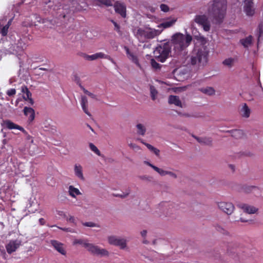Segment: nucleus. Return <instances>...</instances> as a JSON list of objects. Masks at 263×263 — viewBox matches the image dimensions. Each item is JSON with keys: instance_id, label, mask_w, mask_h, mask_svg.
I'll return each mask as SVG.
<instances>
[{"instance_id": "f257e3e1", "label": "nucleus", "mask_w": 263, "mask_h": 263, "mask_svg": "<svg viewBox=\"0 0 263 263\" xmlns=\"http://www.w3.org/2000/svg\"><path fill=\"white\" fill-rule=\"evenodd\" d=\"M227 9V0H213V4L208 8V13L215 24H220L226 16Z\"/></svg>"}, {"instance_id": "f03ea898", "label": "nucleus", "mask_w": 263, "mask_h": 263, "mask_svg": "<svg viewBox=\"0 0 263 263\" xmlns=\"http://www.w3.org/2000/svg\"><path fill=\"white\" fill-rule=\"evenodd\" d=\"M209 50L205 46L195 48L191 54L187 57L188 62L192 65H196L199 63L204 64L208 62Z\"/></svg>"}, {"instance_id": "7ed1b4c3", "label": "nucleus", "mask_w": 263, "mask_h": 263, "mask_svg": "<svg viewBox=\"0 0 263 263\" xmlns=\"http://www.w3.org/2000/svg\"><path fill=\"white\" fill-rule=\"evenodd\" d=\"M192 40V37L190 34L186 36L181 33H176L172 37V44L174 47V50L176 54L180 52L187 47Z\"/></svg>"}, {"instance_id": "20e7f679", "label": "nucleus", "mask_w": 263, "mask_h": 263, "mask_svg": "<svg viewBox=\"0 0 263 263\" xmlns=\"http://www.w3.org/2000/svg\"><path fill=\"white\" fill-rule=\"evenodd\" d=\"M171 47V43L170 42L160 44L154 51L155 58L159 62H164L169 57Z\"/></svg>"}, {"instance_id": "39448f33", "label": "nucleus", "mask_w": 263, "mask_h": 263, "mask_svg": "<svg viewBox=\"0 0 263 263\" xmlns=\"http://www.w3.org/2000/svg\"><path fill=\"white\" fill-rule=\"evenodd\" d=\"M85 245L87 251L93 256L103 257H108L109 255V252L105 249L101 248L99 246L91 243Z\"/></svg>"}, {"instance_id": "423d86ee", "label": "nucleus", "mask_w": 263, "mask_h": 263, "mask_svg": "<svg viewBox=\"0 0 263 263\" xmlns=\"http://www.w3.org/2000/svg\"><path fill=\"white\" fill-rule=\"evenodd\" d=\"M107 239L110 245L118 247L120 249L124 250L127 248L126 240L123 238L110 236L108 237Z\"/></svg>"}, {"instance_id": "0eeeda50", "label": "nucleus", "mask_w": 263, "mask_h": 263, "mask_svg": "<svg viewBox=\"0 0 263 263\" xmlns=\"http://www.w3.org/2000/svg\"><path fill=\"white\" fill-rule=\"evenodd\" d=\"M195 23L201 26L205 31H209L210 30L211 25L208 16L205 15H197L194 18Z\"/></svg>"}, {"instance_id": "6e6552de", "label": "nucleus", "mask_w": 263, "mask_h": 263, "mask_svg": "<svg viewBox=\"0 0 263 263\" xmlns=\"http://www.w3.org/2000/svg\"><path fill=\"white\" fill-rule=\"evenodd\" d=\"M22 241L20 239L10 240L5 246L7 253L9 254L15 252L22 245Z\"/></svg>"}, {"instance_id": "1a4fd4ad", "label": "nucleus", "mask_w": 263, "mask_h": 263, "mask_svg": "<svg viewBox=\"0 0 263 263\" xmlns=\"http://www.w3.org/2000/svg\"><path fill=\"white\" fill-rule=\"evenodd\" d=\"M160 209L162 211L164 215L170 216L175 211L174 205L167 202H162L159 205Z\"/></svg>"}, {"instance_id": "9d476101", "label": "nucleus", "mask_w": 263, "mask_h": 263, "mask_svg": "<svg viewBox=\"0 0 263 263\" xmlns=\"http://www.w3.org/2000/svg\"><path fill=\"white\" fill-rule=\"evenodd\" d=\"M219 208L228 215L231 214L234 210V205L231 202H220L218 203Z\"/></svg>"}, {"instance_id": "9b49d317", "label": "nucleus", "mask_w": 263, "mask_h": 263, "mask_svg": "<svg viewBox=\"0 0 263 263\" xmlns=\"http://www.w3.org/2000/svg\"><path fill=\"white\" fill-rule=\"evenodd\" d=\"M141 234L143 238V243H152L154 245L156 244V239L154 238V233L153 231H142Z\"/></svg>"}, {"instance_id": "f8f14e48", "label": "nucleus", "mask_w": 263, "mask_h": 263, "mask_svg": "<svg viewBox=\"0 0 263 263\" xmlns=\"http://www.w3.org/2000/svg\"><path fill=\"white\" fill-rule=\"evenodd\" d=\"M84 58L89 61H93L98 59H106L111 61L114 63L113 59L108 55L105 54L103 52H98L92 55H86L85 54Z\"/></svg>"}, {"instance_id": "ddd939ff", "label": "nucleus", "mask_w": 263, "mask_h": 263, "mask_svg": "<svg viewBox=\"0 0 263 263\" xmlns=\"http://www.w3.org/2000/svg\"><path fill=\"white\" fill-rule=\"evenodd\" d=\"M147 28L145 29L142 28H138L136 32H135L136 37L141 43H144L148 40V38H147Z\"/></svg>"}, {"instance_id": "4468645a", "label": "nucleus", "mask_w": 263, "mask_h": 263, "mask_svg": "<svg viewBox=\"0 0 263 263\" xmlns=\"http://www.w3.org/2000/svg\"><path fill=\"white\" fill-rule=\"evenodd\" d=\"M2 126L5 128L9 129H16L22 132H24L25 130L23 127L15 124L10 120H3V123H2Z\"/></svg>"}, {"instance_id": "2eb2a0df", "label": "nucleus", "mask_w": 263, "mask_h": 263, "mask_svg": "<svg viewBox=\"0 0 263 263\" xmlns=\"http://www.w3.org/2000/svg\"><path fill=\"white\" fill-rule=\"evenodd\" d=\"M115 10L116 13L125 18L126 16V6L123 3L117 2L114 4Z\"/></svg>"}, {"instance_id": "dca6fc26", "label": "nucleus", "mask_w": 263, "mask_h": 263, "mask_svg": "<svg viewBox=\"0 0 263 263\" xmlns=\"http://www.w3.org/2000/svg\"><path fill=\"white\" fill-rule=\"evenodd\" d=\"M244 10L248 16H253L254 14L253 3L252 0H246L245 2Z\"/></svg>"}, {"instance_id": "f3484780", "label": "nucleus", "mask_w": 263, "mask_h": 263, "mask_svg": "<svg viewBox=\"0 0 263 263\" xmlns=\"http://www.w3.org/2000/svg\"><path fill=\"white\" fill-rule=\"evenodd\" d=\"M124 49L128 58L132 61V62L135 63L138 67L141 68V65L139 62V60L137 55L134 54L133 52H130L129 49L127 46H124Z\"/></svg>"}, {"instance_id": "a211bd4d", "label": "nucleus", "mask_w": 263, "mask_h": 263, "mask_svg": "<svg viewBox=\"0 0 263 263\" xmlns=\"http://www.w3.org/2000/svg\"><path fill=\"white\" fill-rule=\"evenodd\" d=\"M50 243L58 252L63 255H65L66 254V251L63 243L55 240H51L50 241Z\"/></svg>"}, {"instance_id": "6ab92c4d", "label": "nucleus", "mask_w": 263, "mask_h": 263, "mask_svg": "<svg viewBox=\"0 0 263 263\" xmlns=\"http://www.w3.org/2000/svg\"><path fill=\"white\" fill-rule=\"evenodd\" d=\"M240 209L243 210L244 212L247 214H254L258 211V209L247 204L240 203L237 205Z\"/></svg>"}, {"instance_id": "aec40b11", "label": "nucleus", "mask_w": 263, "mask_h": 263, "mask_svg": "<svg viewBox=\"0 0 263 263\" xmlns=\"http://www.w3.org/2000/svg\"><path fill=\"white\" fill-rule=\"evenodd\" d=\"M163 29H155L150 27L147 28L148 40H151L160 35L162 32Z\"/></svg>"}, {"instance_id": "412c9836", "label": "nucleus", "mask_w": 263, "mask_h": 263, "mask_svg": "<svg viewBox=\"0 0 263 263\" xmlns=\"http://www.w3.org/2000/svg\"><path fill=\"white\" fill-rule=\"evenodd\" d=\"M168 102L170 104H174L177 106L182 107V103L178 96L170 95L168 97Z\"/></svg>"}, {"instance_id": "4be33fe9", "label": "nucleus", "mask_w": 263, "mask_h": 263, "mask_svg": "<svg viewBox=\"0 0 263 263\" xmlns=\"http://www.w3.org/2000/svg\"><path fill=\"white\" fill-rule=\"evenodd\" d=\"M23 111L25 116L29 117L30 121H32L34 119L35 111L33 108L25 106L24 108Z\"/></svg>"}, {"instance_id": "5701e85b", "label": "nucleus", "mask_w": 263, "mask_h": 263, "mask_svg": "<svg viewBox=\"0 0 263 263\" xmlns=\"http://www.w3.org/2000/svg\"><path fill=\"white\" fill-rule=\"evenodd\" d=\"M74 171L76 176L82 180H84L85 178L83 174L82 167L81 165L76 164L74 167Z\"/></svg>"}, {"instance_id": "b1692460", "label": "nucleus", "mask_w": 263, "mask_h": 263, "mask_svg": "<svg viewBox=\"0 0 263 263\" xmlns=\"http://www.w3.org/2000/svg\"><path fill=\"white\" fill-rule=\"evenodd\" d=\"M194 137L201 144L206 145H212V139L210 137H198L196 136H194Z\"/></svg>"}, {"instance_id": "393cba45", "label": "nucleus", "mask_w": 263, "mask_h": 263, "mask_svg": "<svg viewBox=\"0 0 263 263\" xmlns=\"http://www.w3.org/2000/svg\"><path fill=\"white\" fill-rule=\"evenodd\" d=\"M250 109L247 105L246 103H245L242 106L240 110L241 115L245 118H248L250 115Z\"/></svg>"}, {"instance_id": "a878e982", "label": "nucleus", "mask_w": 263, "mask_h": 263, "mask_svg": "<svg viewBox=\"0 0 263 263\" xmlns=\"http://www.w3.org/2000/svg\"><path fill=\"white\" fill-rule=\"evenodd\" d=\"M176 20L175 19H173L168 21H165L158 25V27L160 28H162V29L169 28L171 27L176 22Z\"/></svg>"}, {"instance_id": "bb28decb", "label": "nucleus", "mask_w": 263, "mask_h": 263, "mask_svg": "<svg viewBox=\"0 0 263 263\" xmlns=\"http://www.w3.org/2000/svg\"><path fill=\"white\" fill-rule=\"evenodd\" d=\"M94 5L100 6L101 4L104 5L106 6H110L112 5V3L110 0H92Z\"/></svg>"}, {"instance_id": "cd10ccee", "label": "nucleus", "mask_w": 263, "mask_h": 263, "mask_svg": "<svg viewBox=\"0 0 263 263\" xmlns=\"http://www.w3.org/2000/svg\"><path fill=\"white\" fill-rule=\"evenodd\" d=\"M69 194L73 198L76 197V195H81V193L77 188L74 187L72 185H70L69 187Z\"/></svg>"}, {"instance_id": "c85d7f7f", "label": "nucleus", "mask_w": 263, "mask_h": 263, "mask_svg": "<svg viewBox=\"0 0 263 263\" xmlns=\"http://www.w3.org/2000/svg\"><path fill=\"white\" fill-rule=\"evenodd\" d=\"M137 134L139 135L144 136L145 134L146 128L142 124L139 123L136 125Z\"/></svg>"}, {"instance_id": "c756f323", "label": "nucleus", "mask_w": 263, "mask_h": 263, "mask_svg": "<svg viewBox=\"0 0 263 263\" xmlns=\"http://www.w3.org/2000/svg\"><path fill=\"white\" fill-rule=\"evenodd\" d=\"M200 90L202 92H203L205 94L210 95V96L213 95L215 93V90L213 88L211 87H207L206 88H202L200 89Z\"/></svg>"}, {"instance_id": "7c9ffc66", "label": "nucleus", "mask_w": 263, "mask_h": 263, "mask_svg": "<svg viewBox=\"0 0 263 263\" xmlns=\"http://www.w3.org/2000/svg\"><path fill=\"white\" fill-rule=\"evenodd\" d=\"M252 40V36L251 35H249V36L247 37L245 39H242L240 41L242 45L245 47H247L249 45L251 44Z\"/></svg>"}, {"instance_id": "2f4dec72", "label": "nucleus", "mask_w": 263, "mask_h": 263, "mask_svg": "<svg viewBox=\"0 0 263 263\" xmlns=\"http://www.w3.org/2000/svg\"><path fill=\"white\" fill-rule=\"evenodd\" d=\"M234 62V59L230 58L225 59L222 63L224 65L228 66L229 68H231L233 66Z\"/></svg>"}, {"instance_id": "473e14b6", "label": "nucleus", "mask_w": 263, "mask_h": 263, "mask_svg": "<svg viewBox=\"0 0 263 263\" xmlns=\"http://www.w3.org/2000/svg\"><path fill=\"white\" fill-rule=\"evenodd\" d=\"M21 91L25 94L24 96L26 97V98H29L31 97L32 95L28 88L26 86H22L21 87Z\"/></svg>"}, {"instance_id": "72a5a7b5", "label": "nucleus", "mask_w": 263, "mask_h": 263, "mask_svg": "<svg viewBox=\"0 0 263 263\" xmlns=\"http://www.w3.org/2000/svg\"><path fill=\"white\" fill-rule=\"evenodd\" d=\"M10 25V22H9L7 25H6L4 26H2L1 30H0V33L2 34V35L4 36H6L7 34L8 33V30L9 27V26Z\"/></svg>"}, {"instance_id": "f704fd0d", "label": "nucleus", "mask_w": 263, "mask_h": 263, "mask_svg": "<svg viewBox=\"0 0 263 263\" xmlns=\"http://www.w3.org/2000/svg\"><path fill=\"white\" fill-rule=\"evenodd\" d=\"M73 245H77V244H80V245H82L83 246V247L86 249V247L85 246V244H89V243L87 242V241L85 240H84V239H74L73 241Z\"/></svg>"}, {"instance_id": "c9c22d12", "label": "nucleus", "mask_w": 263, "mask_h": 263, "mask_svg": "<svg viewBox=\"0 0 263 263\" xmlns=\"http://www.w3.org/2000/svg\"><path fill=\"white\" fill-rule=\"evenodd\" d=\"M151 64L152 67L154 69H159L161 68V65L158 63H157L154 59H151Z\"/></svg>"}, {"instance_id": "e433bc0d", "label": "nucleus", "mask_w": 263, "mask_h": 263, "mask_svg": "<svg viewBox=\"0 0 263 263\" xmlns=\"http://www.w3.org/2000/svg\"><path fill=\"white\" fill-rule=\"evenodd\" d=\"M89 147L90 149L93 151L95 154H96L97 155L100 156L101 153L100 151L98 149V148L92 143L89 144Z\"/></svg>"}, {"instance_id": "4c0bfd02", "label": "nucleus", "mask_w": 263, "mask_h": 263, "mask_svg": "<svg viewBox=\"0 0 263 263\" xmlns=\"http://www.w3.org/2000/svg\"><path fill=\"white\" fill-rule=\"evenodd\" d=\"M82 224L85 227L99 228V226L98 224L92 222H82Z\"/></svg>"}, {"instance_id": "58836bf2", "label": "nucleus", "mask_w": 263, "mask_h": 263, "mask_svg": "<svg viewBox=\"0 0 263 263\" xmlns=\"http://www.w3.org/2000/svg\"><path fill=\"white\" fill-rule=\"evenodd\" d=\"M150 89L152 99L153 100H155L156 99V96L157 94V91L153 86H151Z\"/></svg>"}, {"instance_id": "ea45409f", "label": "nucleus", "mask_w": 263, "mask_h": 263, "mask_svg": "<svg viewBox=\"0 0 263 263\" xmlns=\"http://www.w3.org/2000/svg\"><path fill=\"white\" fill-rule=\"evenodd\" d=\"M242 135V132L241 130L235 129L232 132V136L236 138H239Z\"/></svg>"}, {"instance_id": "a19ab883", "label": "nucleus", "mask_w": 263, "mask_h": 263, "mask_svg": "<svg viewBox=\"0 0 263 263\" xmlns=\"http://www.w3.org/2000/svg\"><path fill=\"white\" fill-rule=\"evenodd\" d=\"M160 8L161 9V10L164 12H168L170 9L168 6L164 4H161L160 6Z\"/></svg>"}, {"instance_id": "79ce46f5", "label": "nucleus", "mask_w": 263, "mask_h": 263, "mask_svg": "<svg viewBox=\"0 0 263 263\" xmlns=\"http://www.w3.org/2000/svg\"><path fill=\"white\" fill-rule=\"evenodd\" d=\"M7 95L10 97L13 96L16 93V90L14 88H11L7 91Z\"/></svg>"}, {"instance_id": "37998d69", "label": "nucleus", "mask_w": 263, "mask_h": 263, "mask_svg": "<svg viewBox=\"0 0 263 263\" xmlns=\"http://www.w3.org/2000/svg\"><path fill=\"white\" fill-rule=\"evenodd\" d=\"M87 99L85 96H82L81 100V106L87 105Z\"/></svg>"}, {"instance_id": "c03bdc74", "label": "nucleus", "mask_w": 263, "mask_h": 263, "mask_svg": "<svg viewBox=\"0 0 263 263\" xmlns=\"http://www.w3.org/2000/svg\"><path fill=\"white\" fill-rule=\"evenodd\" d=\"M82 108L83 109V110L86 114H87L88 116H89L90 117L91 116L90 113L89 112V111L88 110L87 105L82 106Z\"/></svg>"}, {"instance_id": "a18cd8bd", "label": "nucleus", "mask_w": 263, "mask_h": 263, "mask_svg": "<svg viewBox=\"0 0 263 263\" xmlns=\"http://www.w3.org/2000/svg\"><path fill=\"white\" fill-rule=\"evenodd\" d=\"M111 22L113 23V24L115 26V29L117 32H120V26H119V25L116 22H115L113 20H111Z\"/></svg>"}, {"instance_id": "49530a36", "label": "nucleus", "mask_w": 263, "mask_h": 263, "mask_svg": "<svg viewBox=\"0 0 263 263\" xmlns=\"http://www.w3.org/2000/svg\"><path fill=\"white\" fill-rule=\"evenodd\" d=\"M23 98H24V100H25L26 101L28 100L29 101V103L31 105H33V104L34 101H33V99L31 98V97H29V98H26L25 96H23Z\"/></svg>"}, {"instance_id": "de8ad7c7", "label": "nucleus", "mask_w": 263, "mask_h": 263, "mask_svg": "<svg viewBox=\"0 0 263 263\" xmlns=\"http://www.w3.org/2000/svg\"><path fill=\"white\" fill-rule=\"evenodd\" d=\"M74 77V80L77 82V84H79L80 85V78L77 76V74H74L73 76Z\"/></svg>"}, {"instance_id": "09e8293b", "label": "nucleus", "mask_w": 263, "mask_h": 263, "mask_svg": "<svg viewBox=\"0 0 263 263\" xmlns=\"http://www.w3.org/2000/svg\"><path fill=\"white\" fill-rule=\"evenodd\" d=\"M158 173L161 176H165L167 174V171H164L161 168Z\"/></svg>"}, {"instance_id": "8fccbe9b", "label": "nucleus", "mask_w": 263, "mask_h": 263, "mask_svg": "<svg viewBox=\"0 0 263 263\" xmlns=\"http://www.w3.org/2000/svg\"><path fill=\"white\" fill-rule=\"evenodd\" d=\"M145 146L147 147L148 149H149L151 151H153L155 147L152 146V145L148 144V143H145Z\"/></svg>"}, {"instance_id": "3c124183", "label": "nucleus", "mask_w": 263, "mask_h": 263, "mask_svg": "<svg viewBox=\"0 0 263 263\" xmlns=\"http://www.w3.org/2000/svg\"><path fill=\"white\" fill-rule=\"evenodd\" d=\"M39 221L41 226H43L46 223V220L43 218H40Z\"/></svg>"}, {"instance_id": "603ef678", "label": "nucleus", "mask_w": 263, "mask_h": 263, "mask_svg": "<svg viewBox=\"0 0 263 263\" xmlns=\"http://www.w3.org/2000/svg\"><path fill=\"white\" fill-rule=\"evenodd\" d=\"M235 221H241V222H247V221H248V220H247V219H246L243 218V217H240V218H238V219L235 218Z\"/></svg>"}, {"instance_id": "864d4df0", "label": "nucleus", "mask_w": 263, "mask_h": 263, "mask_svg": "<svg viewBox=\"0 0 263 263\" xmlns=\"http://www.w3.org/2000/svg\"><path fill=\"white\" fill-rule=\"evenodd\" d=\"M151 167L152 168H153L155 171H156L157 173H159V171H160V168L154 165H151Z\"/></svg>"}, {"instance_id": "5fc2aeb1", "label": "nucleus", "mask_w": 263, "mask_h": 263, "mask_svg": "<svg viewBox=\"0 0 263 263\" xmlns=\"http://www.w3.org/2000/svg\"><path fill=\"white\" fill-rule=\"evenodd\" d=\"M151 167L152 168H153L155 171H156L157 173H159V171H160V168L154 165H151Z\"/></svg>"}, {"instance_id": "6e6d98bb", "label": "nucleus", "mask_w": 263, "mask_h": 263, "mask_svg": "<svg viewBox=\"0 0 263 263\" xmlns=\"http://www.w3.org/2000/svg\"><path fill=\"white\" fill-rule=\"evenodd\" d=\"M167 175H169L170 176H171V177H172L174 178H176L177 177V175L175 173H174L173 172H172L167 171Z\"/></svg>"}, {"instance_id": "4d7b16f0", "label": "nucleus", "mask_w": 263, "mask_h": 263, "mask_svg": "<svg viewBox=\"0 0 263 263\" xmlns=\"http://www.w3.org/2000/svg\"><path fill=\"white\" fill-rule=\"evenodd\" d=\"M129 146L132 148H133V149H139V146H138L136 144H133V143H131L129 144Z\"/></svg>"}, {"instance_id": "13d9d810", "label": "nucleus", "mask_w": 263, "mask_h": 263, "mask_svg": "<svg viewBox=\"0 0 263 263\" xmlns=\"http://www.w3.org/2000/svg\"><path fill=\"white\" fill-rule=\"evenodd\" d=\"M80 88L83 90V92L86 94L87 95H88V93H89V91H88L87 90H86V89H85V88L82 86L81 85V84H80Z\"/></svg>"}, {"instance_id": "bf43d9fd", "label": "nucleus", "mask_w": 263, "mask_h": 263, "mask_svg": "<svg viewBox=\"0 0 263 263\" xmlns=\"http://www.w3.org/2000/svg\"><path fill=\"white\" fill-rule=\"evenodd\" d=\"M156 156H158L159 155V153H160V151L155 148H154V149L152 151Z\"/></svg>"}, {"instance_id": "052dcab7", "label": "nucleus", "mask_w": 263, "mask_h": 263, "mask_svg": "<svg viewBox=\"0 0 263 263\" xmlns=\"http://www.w3.org/2000/svg\"><path fill=\"white\" fill-rule=\"evenodd\" d=\"M87 95L89 96V97H90L91 98L95 99H97L96 96L91 92H89V93H88Z\"/></svg>"}, {"instance_id": "680f3d73", "label": "nucleus", "mask_w": 263, "mask_h": 263, "mask_svg": "<svg viewBox=\"0 0 263 263\" xmlns=\"http://www.w3.org/2000/svg\"><path fill=\"white\" fill-rule=\"evenodd\" d=\"M129 194V192L127 193L126 195H118L119 196H120L122 198H124L125 197H126L127 195H128Z\"/></svg>"}, {"instance_id": "e2e57ef3", "label": "nucleus", "mask_w": 263, "mask_h": 263, "mask_svg": "<svg viewBox=\"0 0 263 263\" xmlns=\"http://www.w3.org/2000/svg\"><path fill=\"white\" fill-rule=\"evenodd\" d=\"M74 218L73 217H70L69 218V221L71 222H74Z\"/></svg>"}, {"instance_id": "0e129e2a", "label": "nucleus", "mask_w": 263, "mask_h": 263, "mask_svg": "<svg viewBox=\"0 0 263 263\" xmlns=\"http://www.w3.org/2000/svg\"><path fill=\"white\" fill-rule=\"evenodd\" d=\"M139 140L142 143H143V144H144L145 145V143H146V142H145L143 140L141 139H139Z\"/></svg>"}, {"instance_id": "69168bd1", "label": "nucleus", "mask_w": 263, "mask_h": 263, "mask_svg": "<svg viewBox=\"0 0 263 263\" xmlns=\"http://www.w3.org/2000/svg\"><path fill=\"white\" fill-rule=\"evenodd\" d=\"M145 163H146L147 165H148V166H151V165H153L152 164H151L150 162H147V161H145Z\"/></svg>"}, {"instance_id": "338daca9", "label": "nucleus", "mask_w": 263, "mask_h": 263, "mask_svg": "<svg viewBox=\"0 0 263 263\" xmlns=\"http://www.w3.org/2000/svg\"><path fill=\"white\" fill-rule=\"evenodd\" d=\"M40 69L41 70H44V71H47V69L45 68H43V67H41L40 68Z\"/></svg>"}, {"instance_id": "774afa93", "label": "nucleus", "mask_w": 263, "mask_h": 263, "mask_svg": "<svg viewBox=\"0 0 263 263\" xmlns=\"http://www.w3.org/2000/svg\"><path fill=\"white\" fill-rule=\"evenodd\" d=\"M230 167L232 168L233 171H234V166L233 165H230Z\"/></svg>"}]
</instances>
